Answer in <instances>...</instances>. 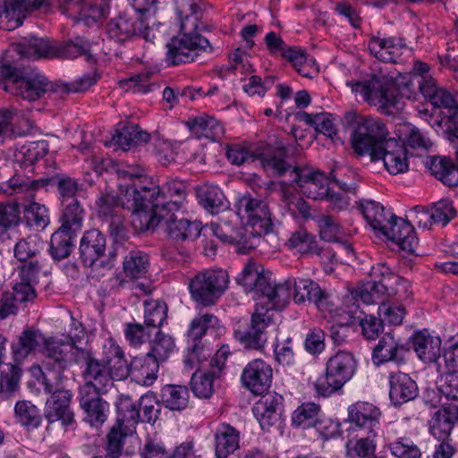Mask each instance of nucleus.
Instances as JSON below:
<instances>
[{"instance_id":"nucleus-1","label":"nucleus","mask_w":458,"mask_h":458,"mask_svg":"<svg viewBox=\"0 0 458 458\" xmlns=\"http://www.w3.org/2000/svg\"><path fill=\"white\" fill-rule=\"evenodd\" d=\"M119 199L121 207L131 212V223L137 232L154 229L163 221L165 211L157 207L152 199L157 192L151 185V177L141 167L119 169Z\"/></svg>"},{"instance_id":"nucleus-2","label":"nucleus","mask_w":458,"mask_h":458,"mask_svg":"<svg viewBox=\"0 0 458 458\" xmlns=\"http://www.w3.org/2000/svg\"><path fill=\"white\" fill-rule=\"evenodd\" d=\"M256 154L263 168L276 175H283L290 172L293 182L296 183L308 198L323 199L328 195V185L331 182L320 170L310 171L293 167L285 161L286 148L284 144L276 139H270L268 142L260 144Z\"/></svg>"},{"instance_id":"nucleus-3","label":"nucleus","mask_w":458,"mask_h":458,"mask_svg":"<svg viewBox=\"0 0 458 458\" xmlns=\"http://www.w3.org/2000/svg\"><path fill=\"white\" fill-rule=\"evenodd\" d=\"M236 282L242 286L244 292L253 293L256 300V309L262 307L270 314L273 310H281L288 303L290 293L284 284H276L272 279V274L250 260L236 277Z\"/></svg>"},{"instance_id":"nucleus-4","label":"nucleus","mask_w":458,"mask_h":458,"mask_svg":"<svg viewBox=\"0 0 458 458\" xmlns=\"http://www.w3.org/2000/svg\"><path fill=\"white\" fill-rule=\"evenodd\" d=\"M84 336L82 326L75 327V332H69L64 338L49 337L46 344L41 348L45 357L42 368H38L41 375L38 380H45L46 377L52 375L56 379H64V371L72 362L81 363L88 358V350L79 347L77 344Z\"/></svg>"},{"instance_id":"nucleus-5","label":"nucleus","mask_w":458,"mask_h":458,"mask_svg":"<svg viewBox=\"0 0 458 458\" xmlns=\"http://www.w3.org/2000/svg\"><path fill=\"white\" fill-rule=\"evenodd\" d=\"M344 121L352 128V145L360 156L370 157L388 141L389 131L378 117L362 116L351 111L344 114Z\"/></svg>"},{"instance_id":"nucleus-6","label":"nucleus","mask_w":458,"mask_h":458,"mask_svg":"<svg viewBox=\"0 0 458 458\" xmlns=\"http://www.w3.org/2000/svg\"><path fill=\"white\" fill-rule=\"evenodd\" d=\"M45 380H38L44 391L50 394L45 403L44 416L48 423L60 422L63 427L75 423L72 409V393L63 386L64 379H56L52 375Z\"/></svg>"},{"instance_id":"nucleus-7","label":"nucleus","mask_w":458,"mask_h":458,"mask_svg":"<svg viewBox=\"0 0 458 458\" xmlns=\"http://www.w3.org/2000/svg\"><path fill=\"white\" fill-rule=\"evenodd\" d=\"M352 89L382 113L391 114L402 108L396 84L386 76H373L369 81L353 84Z\"/></svg>"},{"instance_id":"nucleus-8","label":"nucleus","mask_w":458,"mask_h":458,"mask_svg":"<svg viewBox=\"0 0 458 458\" xmlns=\"http://www.w3.org/2000/svg\"><path fill=\"white\" fill-rule=\"evenodd\" d=\"M229 276L221 268L206 269L197 273L190 281L189 289L192 300L203 307L214 305L224 294Z\"/></svg>"},{"instance_id":"nucleus-9","label":"nucleus","mask_w":458,"mask_h":458,"mask_svg":"<svg viewBox=\"0 0 458 458\" xmlns=\"http://www.w3.org/2000/svg\"><path fill=\"white\" fill-rule=\"evenodd\" d=\"M356 367V360L351 352L335 353L327 362L325 377L315 384L317 394L327 397L340 390L353 377Z\"/></svg>"},{"instance_id":"nucleus-10","label":"nucleus","mask_w":458,"mask_h":458,"mask_svg":"<svg viewBox=\"0 0 458 458\" xmlns=\"http://www.w3.org/2000/svg\"><path fill=\"white\" fill-rule=\"evenodd\" d=\"M165 62L178 65L195 61L199 52H211L209 41L195 30H182L166 43Z\"/></svg>"},{"instance_id":"nucleus-11","label":"nucleus","mask_w":458,"mask_h":458,"mask_svg":"<svg viewBox=\"0 0 458 458\" xmlns=\"http://www.w3.org/2000/svg\"><path fill=\"white\" fill-rule=\"evenodd\" d=\"M237 215L247 227L255 230L259 236L268 234L273 230L271 213L267 204L259 199L245 194L236 205Z\"/></svg>"},{"instance_id":"nucleus-12","label":"nucleus","mask_w":458,"mask_h":458,"mask_svg":"<svg viewBox=\"0 0 458 458\" xmlns=\"http://www.w3.org/2000/svg\"><path fill=\"white\" fill-rule=\"evenodd\" d=\"M370 276L375 280L376 293L395 301L404 302L411 299L412 293L410 283L395 275L385 263H377L370 270Z\"/></svg>"},{"instance_id":"nucleus-13","label":"nucleus","mask_w":458,"mask_h":458,"mask_svg":"<svg viewBox=\"0 0 458 458\" xmlns=\"http://www.w3.org/2000/svg\"><path fill=\"white\" fill-rule=\"evenodd\" d=\"M106 30L108 38L119 43L135 36H140L146 40H153L155 38L150 35V29L142 19L126 12L112 18L106 24Z\"/></svg>"},{"instance_id":"nucleus-14","label":"nucleus","mask_w":458,"mask_h":458,"mask_svg":"<svg viewBox=\"0 0 458 458\" xmlns=\"http://www.w3.org/2000/svg\"><path fill=\"white\" fill-rule=\"evenodd\" d=\"M60 11L91 26L104 18L109 9L106 0H55Z\"/></svg>"},{"instance_id":"nucleus-15","label":"nucleus","mask_w":458,"mask_h":458,"mask_svg":"<svg viewBox=\"0 0 458 458\" xmlns=\"http://www.w3.org/2000/svg\"><path fill=\"white\" fill-rule=\"evenodd\" d=\"M272 321V315L267 314L262 307L255 309L250 325L247 329L235 330L234 336L237 341L249 350H261L267 342L266 329Z\"/></svg>"},{"instance_id":"nucleus-16","label":"nucleus","mask_w":458,"mask_h":458,"mask_svg":"<svg viewBox=\"0 0 458 458\" xmlns=\"http://www.w3.org/2000/svg\"><path fill=\"white\" fill-rule=\"evenodd\" d=\"M89 386L80 389V406L85 416L84 420L92 428H99L106 421L110 413L109 403L101 397L102 393L89 392Z\"/></svg>"},{"instance_id":"nucleus-17","label":"nucleus","mask_w":458,"mask_h":458,"mask_svg":"<svg viewBox=\"0 0 458 458\" xmlns=\"http://www.w3.org/2000/svg\"><path fill=\"white\" fill-rule=\"evenodd\" d=\"M155 188L153 199L157 207H162L163 211H179L183 208L188 195L187 185L183 181L169 180L161 187L151 179Z\"/></svg>"},{"instance_id":"nucleus-18","label":"nucleus","mask_w":458,"mask_h":458,"mask_svg":"<svg viewBox=\"0 0 458 458\" xmlns=\"http://www.w3.org/2000/svg\"><path fill=\"white\" fill-rule=\"evenodd\" d=\"M272 378L271 366L261 359H255L244 367L241 382L246 389L259 395L268 391Z\"/></svg>"},{"instance_id":"nucleus-19","label":"nucleus","mask_w":458,"mask_h":458,"mask_svg":"<svg viewBox=\"0 0 458 458\" xmlns=\"http://www.w3.org/2000/svg\"><path fill=\"white\" fill-rule=\"evenodd\" d=\"M370 159L371 161L382 160L388 173L394 175L404 173L409 168L404 143L394 138L388 139L385 146Z\"/></svg>"},{"instance_id":"nucleus-20","label":"nucleus","mask_w":458,"mask_h":458,"mask_svg":"<svg viewBox=\"0 0 458 458\" xmlns=\"http://www.w3.org/2000/svg\"><path fill=\"white\" fill-rule=\"evenodd\" d=\"M285 286L289 293L290 289L293 288V297L297 304L314 303L317 308L321 309L327 303V293L310 279H288L285 281Z\"/></svg>"},{"instance_id":"nucleus-21","label":"nucleus","mask_w":458,"mask_h":458,"mask_svg":"<svg viewBox=\"0 0 458 458\" xmlns=\"http://www.w3.org/2000/svg\"><path fill=\"white\" fill-rule=\"evenodd\" d=\"M418 84L423 97L434 107L446 109L449 117L458 109V97L453 96L448 90L439 87L433 78L421 77Z\"/></svg>"},{"instance_id":"nucleus-22","label":"nucleus","mask_w":458,"mask_h":458,"mask_svg":"<svg viewBox=\"0 0 458 458\" xmlns=\"http://www.w3.org/2000/svg\"><path fill=\"white\" fill-rule=\"evenodd\" d=\"M370 53L384 63H397L409 51L404 40L397 37H372L368 44Z\"/></svg>"},{"instance_id":"nucleus-23","label":"nucleus","mask_w":458,"mask_h":458,"mask_svg":"<svg viewBox=\"0 0 458 458\" xmlns=\"http://www.w3.org/2000/svg\"><path fill=\"white\" fill-rule=\"evenodd\" d=\"M86 363L83 372L85 384L82 386H89V392L106 393L108 388L113 386V377L105 363L91 357L88 351V358L82 360Z\"/></svg>"},{"instance_id":"nucleus-24","label":"nucleus","mask_w":458,"mask_h":458,"mask_svg":"<svg viewBox=\"0 0 458 458\" xmlns=\"http://www.w3.org/2000/svg\"><path fill=\"white\" fill-rule=\"evenodd\" d=\"M106 239L98 229L84 232L80 242V258L83 264L92 267L106 251Z\"/></svg>"},{"instance_id":"nucleus-25","label":"nucleus","mask_w":458,"mask_h":458,"mask_svg":"<svg viewBox=\"0 0 458 458\" xmlns=\"http://www.w3.org/2000/svg\"><path fill=\"white\" fill-rule=\"evenodd\" d=\"M389 397L394 405H401L413 400L419 393L417 383L407 373L402 371L390 372Z\"/></svg>"},{"instance_id":"nucleus-26","label":"nucleus","mask_w":458,"mask_h":458,"mask_svg":"<svg viewBox=\"0 0 458 458\" xmlns=\"http://www.w3.org/2000/svg\"><path fill=\"white\" fill-rule=\"evenodd\" d=\"M175 211H165L162 215V223L165 225L168 235L176 241L194 240L199 236L201 227L197 221L178 218Z\"/></svg>"},{"instance_id":"nucleus-27","label":"nucleus","mask_w":458,"mask_h":458,"mask_svg":"<svg viewBox=\"0 0 458 458\" xmlns=\"http://www.w3.org/2000/svg\"><path fill=\"white\" fill-rule=\"evenodd\" d=\"M283 403L282 395L268 394L254 404L252 413L262 428H269L279 420L283 412Z\"/></svg>"},{"instance_id":"nucleus-28","label":"nucleus","mask_w":458,"mask_h":458,"mask_svg":"<svg viewBox=\"0 0 458 458\" xmlns=\"http://www.w3.org/2000/svg\"><path fill=\"white\" fill-rule=\"evenodd\" d=\"M408 349L391 334H386L374 347L372 360L378 366L388 361L404 363Z\"/></svg>"},{"instance_id":"nucleus-29","label":"nucleus","mask_w":458,"mask_h":458,"mask_svg":"<svg viewBox=\"0 0 458 458\" xmlns=\"http://www.w3.org/2000/svg\"><path fill=\"white\" fill-rule=\"evenodd\" d=\"M412 348L424 363H436L441 371V340L425 332H417L412 336Z\"/></svg>"},{"instance_id":"nucleus-30","label":"nucleus","mask_w":458,"mask_h":458,"mask_svg":"<svg viewBox=\"0 0 458 458\" xmlns=\"http://www.w3.org/2000/svg\"><path fill=\"white\" fill-rule=\"evenodd\" d=\"M388 240L395 242L400 248L408 252L413 253L419 244V240L410 221L395 217L393 223L384 233Z\"/></svg>"},{"instance_id":"nucleus-31","label":"nucleus","mask_w":458,"mask_h":458,"mask_svg":"<svg viewBox=\"0 0 458 458\" xmlns=\"http://www.w3.org/2000/svg\"><path fill=\"white\" fill-rule=\"evenodd\" d=\"M158 369L157 360L147 353L144 356L132 358L129 377L138 385L150 386L157 379Z\"/></svg>"},{"instance_id":"nucleus-32","label":"nucleus","mask_w":458,"mask_h":458,"mask_svg":"<svg viewBox=\"0 0 458 458\" xmlns=\"http://www.w3.org/2000/svg\"><path fill=\"white\" fill-rule=\"evenodd\" d=\"M149 267L148 256L141 251H131L123 262V278L117 276L118 286L127 287L129 281L145 278Z\"/></svg>"},{"instance_id":"nucleus-33","label":"nucleus","mask_w":458,"mask_h":458,"mask_svg":"<svg viewBox=\"0 0 458 458\" xmlns=\"http://www.w3.org/2000/svg\"><path fill=\"white\" fill-rule=\"evenodd\" d=\"M360 210L371 228L383 234L396 217L390 210H386L379 202L374 200L361 201Z\"/></svg>"},{"instance_id":"nucleus-34","label":"nucleus","mask_w":458,"mask_h":458,"mask_svg":"<svg viewBox=\"0 0 458 458\" xmlns=\"http://www.w3.org/2000/svg\"><path fill=\"white\" fill-rule=\"evenodd\" d=\"M52 88L48 80L42 74L32 73L15 80L16 94L23 99L35 101Z\"/></svg>"},{"instance_id":"nucleus-35","label":"nucleus","mask_w":458,"mask_h":458,"mask_svg":"<svg viewBox=\"0 0 458 458\" xmlns=\"http://www.w3.org/2000/svg\"><path fill=\"white\" fill-rule=\"evenodd\" d=\"M47 338L39 330L26 329L19 337L16 344H12L14 360H23L28 355L40 349L46 344Z\"/></svg>"},{"instance_id":"nucleus-36","label":"nucleus","mask_w":458,"mask_h":458,"mask_svg":"<svg viewBox=\"0 0 458 458\" xmlns=\"http://www.w3.org/2000/svg\"><path fill=\"white\" fill-rule=\"evenodd\" d=\"M55 45L50 44L47 39L33 36L24 38L17 45L18 53L27 58H55Z\"/></svg>"},{"instance_id":"nucleus-37","label":"nucleus","mask_w":458,"mask_h":458,"mask_svg":"<svg viewBox=\"0 0 458 458\" xmlns=\"http://www.w3.org/2000/svg\"><path fill=\"white\" fill-rule=\"evenodd\" d=\"M349 420L359 428H366L369 430L374 429L378 424L381 412L375 405L359 402L350 406Z\"/></svg>"},{"instance_id":"nucleus-38","label":"nucleus","mask_w":458,"mask_h":458,"mask_svg":"<svg viewBox=\"0 0 458 458\" xmlns=\"http://www.w3.org/2000/svg\"><path fill=\"white\" fill-rule=\"evenodd\" d=\"M187 126L196 138L218 140L224 134V127L216 119L201 115L187 122Z\"/></svg>"},{"instance_id":"nucleus-39","label":"nucleus","mask_w":458,"mask_h":458,"mask_svg":"<svg viewBox=\"0 0 458 458\" xmlns=\"http://www.w3.org/2000/svg\"><path fill=\"white\" fill-rule=\"evenodd\" d=\"M197 199L208 212L217 214L228 208V202L223 191L216 185L203 184L197 188Z\"/></svg>"},{"instance_id":"nucleus-40","label":"nucleus","mask_w":458,"mask_h":458,"mask_svg":"<svg viewBox=\"0 0 458 458\" xmlns=\"http://www.w3.org/2000/svg\"><path fill=\"white\" fill-rule=\"evenodd\" d=\"M432 175L448 187L458 186V168L450 158L433 157L427 162Z\"/></svg>"},{"instance_id":"nucleus-41","label":"nucleus","mask_w":458,"mask_h":458,"mask_svg":"<svg viewBox=\"0 0 458 458\" xmlns=\"http://www.w3.org/2000/svg\"><path fill=\"white\" fill-rule=\"evenodd\" d=\"M215 439L218 458H226L239 448V432L229 424H222L216 428Z\"/></svg>"},{"instance_id":"nucleus-42","label":"nucleus","mask_w":458,"mask_h":458,"mask_svg":"<svg viewBox=\"0 0 458 458\" xmlns=\"http://www.w3.org/2000/svg\"><path fill=\"white\" fill-rule=\"evenodd\" d=\"M116 426L132 431L140 420L139 403L128 395H121L117 403Z\"/></svg>"},{"instance_id":"nucleus-43","label":"nucleus","mask_w":458,"mask_h":458,"mask_svg":"<svg viewBox=\"0 0 458 458\" xmlns=\"http://www.w3.org/2000/svg\"><path fill=\"white\" fill-rule=\"evenodd\" d=\"M4 2L5 20L11 23L8 30H13L22 24L24 12L38 8L44 0H4Z\"/></svg>"},{"instance_id":"nucleus-44","label":"nucleus","mask_w":458,"mask_h":458,"mask_svg":"<svg viewBox=\"0 0 458 458\" xmlns=\"http://www.w3.org/2000/svg\"><path fill=\"white\" fill-rule=\"evenodd\" d=\"M176 13L182 30H196L201 17L199 0H175Z\"/></svg>"},{"instance_id":"nucleus-45","label":"nucleus","mask_w":458,"mask_h":458,"mask_svg":"<svg viewBox=\"0 0 458 458\" xmlns=\"http://www.w3.org/2000/svg\"><path fill=\"white\" fill-rule=\"evenodd\" d=\"M218 318L209 313L203 314L192 319L187 333L188 344L191 343V348L193 352L199 349V342L209 329L218 326Z\"/></svg>"},{"instance_id":"nucleus-46","label":"nucleus","mask_w":458,"mask_h":458,"mask_svg":"<svg viewBox=\"0 0 458 458\" xmlns=\"http://www.w3.org/2000/svg\"><path fill=\"white\" fill-rule=\"evenodd\" d=\"M63 205L60 228L78 233L82 228L85 211L79 199H71Z\"/></svg>"},{"instance_id":"nucleus-47","label":"nucleus","mask_w":458,"mask_h":458,"mask_svg":"<svg viewBox=\"0 0 458 458\" xmlns=\"http://www.w3.org/2000/svg\"><path fill=\"white\" fill-rule=\"evenodd\" d=\"M298 120L313 127L317 132L322 133L331 139L337 134V129L334 122L333 114L330 113L309 114L307 112H299Z\"/></svg>"},{"instance_id":"nucleus-48","label":"nucleus","mask_w":458,"mask_h":458,"mask_svg":"<svg viewBox=\"0 0 458 458\" xmlns=\"http://www.w3.org/2000/svg\"><path fill=\"white\" fill-rule=\"evenodd\" d=\"M77 233L58 228L51 236L49 253L53 259L61 260L68 258L73 249V239Z\"/></svg>"},{"instance_id":"nucleus-49","label":"nucleus","mask_w":458,"mask_h":458,"mask_svg":"<svg viewBox=\"0 0 458 458\" xmlns=\"http://www.w3.org/2000/svg\"><path fill=\"white\" fill-rule=\"evenodd\" d=\"M377 433L375 429L368 431V436H360L357 439L349 440L346 444V454L350 458H369L377 447Z\"/></svg>"},{"instance_id":"nucleus-50","label":"nucleus","mask_w":458,"mask_h":458,"mask_svg":"<svg viewBox=\"0 0 458 458\" xmlns=\"http://www.w3.org/2000/svg\"><path fill=\"white\" fill-rule=\"evenodd\" d=\"M161 398L164 405L171 411H182L189 403V390L184 386L166 385L162 388Z\"/></svg>"},{"instance_id":"nucleus-51","label":"nucleus","mask_w":458,"mask_h":458,"mask_svg":"<svg viewBox=\"0 0 458 458\" xmlns=\"http://www.w3.org/2000/svg\"><path fill=\"white\" fill-rule=\"evenodd\" d=\"M14 417L20 425L28 428L40 426L42 416L39 409L30 401H18L14 405Z\"/></svg>"},{"instance_id":"nucleus-52","label":"nucleus","mask_w":458,"mask_h":458,"mask_svg":"<svg viewBox=\"0 0 458 458\" xmlns=\"http://www.w3.org/2000/svg\"><path fill=\"white\" fill-rule=\"evenodd\" d=\"M288 245L301 254L320 256L322 253L316 237L304 229L293 233L288 240Z\"/></svg>"},{"instance_id":"nucleus-53","label":"nucleus","mask_w":458,"mask_h":458,"mask_svg":"<svg viewBox=\"0 0 458 458\" xmlns=\"http://www.w3.org/2000/svg\"><path fill=\"white\" fill-rule=\"evenodd\" d=\"M167 305L160 300L147 299L144 301V325L148 328L160 327L167 317Z\"/></svg>"},{"instance_id":"nucleus-54","label":"nucleus","mask_w":458,"mask_h":458,"mask_svg":"<svg viewBox=\"0 0 458 458\" xmlns=\"http://www.w3.org/2000/svg\"><path fill=\"white\" fill-rule=\"evenodd\" d=\"M320 406L315 403H303L292 415L294 427L308 428L315 427L318 422Z\"/></svg>"},{"instance_id":"nucleus-55","label":"nucleus","mask_w":458,"mask_h":458,"mask_svg":"<svg viewBox=\"0 0 458 458\" xmlns=\"http://www.w3.org/2000/svg\"><path fill=\"white\" fill-rule=\"evenodd\" d=\"M21 369L13 364L7 365L0 374V403L8 399L19 389Z\"/></svg>"},{"instance_id":"nucleus-56","label":"nucleus","mask_w":458,"mask_h":458,"mask_svg":"<svg viewBox=\"0 0 458 458\" xmlns=\"http://www.w3.org/2000/svg\"><path fill=\"white\" fill-rule=\"evenodd\" d=\"M318 233L323 241L335 242L344 236L342 225L332 216L322 215L316 218Z\"/></svg>"},{"instance_id":"nucleus-57","label":"nucleus","mask_w":458,"mask_h":458,"mask_svg":"<svg viewBox=\"0 0 458 458\" xmlns=\"http://www.w3.org/2000/svg\"><path fill=\"white\" fill-rule=\"evenodd\" d=\"M42 250V242L38 236H28L20 239L14 245L13 254L15 259L20 262H26L28 260L37 258Z\"/></svg>"},{"instance_id":"nucleus-58","label":"nucleus","mask_w":458,"mask_h":458,"mask_svg":"<svg viewBox=\"0 0 458 458\" xmlns=\"http://www.w3.org/2000/svg\"><path fill=\"white\" fill-rule=\"evenodd\" d=\"M216 371L208 372H195L191 376V387L193 394L199 397L207 399L209 398L214 392V378L218 377Z\"/></svg>"},{"instance_id":"nucleus-59","label":"nucleus","mask_w":458,"mask_h":458,"mask_svg":"<svg viewBox=\"0 0 458 458\" xmlns=\"http://www.w3.org/2000/svg\"><path fill=\"white\" fill-rule=\"evenodd\" d=\"M377 313L385 323L397 326L403 322L406 310L403 302L386 300L378 306Z\"/></svg>"},{"instance_id":"nucleus-60","label":"nucleus","mask_w":458,"mask_h":458,"mask_svg":"<svg viewBox=\"0 0 458 458\" xmlns=\"http://www.w3.org/2000/svg\"><path fill=\"white\" fill-rule=\"evenodd\" d=\"M234 233L237 234V237L235 240H230L229 243L234 246L235 251L239 254L249 253L255 248L257 241L261 237L257 234L255 230L247 226L235 229Z\"/></svg>"},{"instance_id":"nucleus-61","label":"nucleus","mask_w":458,"mask_h":458,"mask_svg":"<svg viewBox=\"0 0 458 458\" xmlns=\"http://www.w3.org/2000/svg\"><path fill=\"white\" fill-rule=\"evenodd\" d=\"M127 429L114 426L106 436V457L119 458L122 454L124 438L130 433Z\"/></svg>"},{"instance_id":"nucleus-62","label":"nucleus","mask_w":458,"mask_h":458,"mask_svg":"<svg viewBox=\"0 0 458 458\" xmlns=\"http://www.w3.org/2000/svg\"><path fill=\"white\" fill-rule=\"evenodd\" d=\"M431 216L434 225L445 226L451 220L456 217L457 211L453 201L445 199L434 203L431 207Z\"/></svg>"},{"instance_id":"nucleus-63","label":"nucleus","mask_w":458,"mask_h":458,"mask_svg":"<svg viewBox=\"0 0 458 458\" xmlns=\"http://www.w3.org/2000/svg\"><path fill=\"white\" fill-rule=\"evenodd\" d=\"M55 58L74 59L78 56L86 55L89 52V43L83 39L69 41L55 45Z\"/></svg>"},{"instance_id":"nucleus-64","label":"nucleus","mask_w":458,"mask_h":458,"mask_svg":"<svg viewBox=\"0 0 458 458\" xmlns=\"http://www.w3.org/2000/svg\"><path fill=\"white\" fill-rule=\"evenodd\" d=\"M399 131L401 136L403 137L401 140L412 148L427 149L431 146L429 139L425 137V135L417 127L411 123L403 124L399 129Z\"/></svg>"}]
</instances>
